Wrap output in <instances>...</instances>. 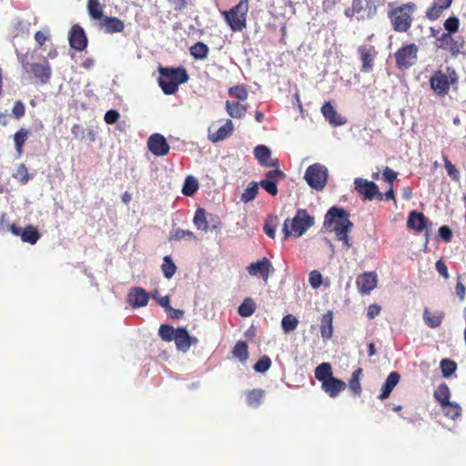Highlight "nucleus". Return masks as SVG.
Here are the masks:
<instances>
[{
    "instance_id": "obj_36",
    "label": "nucleus",
    "mask_w": 466,
    "mask_h": 466,
    "mask_svg": "<svg viewBox=\"0 0 466 466\" xmlns=\"http://www.w3.org/2000/svg\"><path fill=\"white\" fill-rule=\"evenodd\" d=\"M265 391L261 389H253L247 393V403L248 406L257 408L264 399Z\"/></svg>"
},
{
    "instance_id": "obj_50",
    "label": "nucleus",
    "mask_w": 466,
    "mask_h": 466,
    "mask_svg": "<svg viewBox=\"0 0 466 466\" xmlns=\"http://www.w3.org/2000/svg\"><path fill=\"white\" fill-rule=\"evenodd\" d=\"M228 95L232 97H236L242 101L248 98V91L246 87L242 85L231 86L228 89Z\"/></svg>"
},
{
    "instance_id": "obj_40",
    "label": "nucleus",
    "mask_w": 466,
    "mask_h": 466,
    "mask_svg": "<svg viewBox=\"0 0 466 466\" xmlns=\"http://www.w3.org/2000/svg\"><path fill=\"white\" fill-rule=\"evenodd\" d=\"M233 356L241 362H245L248 359V347L245 341L238 340L232 350Z\"/></svg>"
},
{
    "instance_id": "obj_45",
    "label": "nucleus",
    "mask_w": 466,
    "mask_h": 466,
    "mask_svg": "<svg viewBox=\"0 0 466 466\" xmlns=\"http://www.w3.org/2000/svg\"><path fill=\"white\" fill-rule=\"evenodd\" d=\"M258 192V187L256 182H251L248 187L244 190V192L241 195V200L244 203H248L251 200H253Z\"/></svg>"
},
{
    "instance_id": "obj_51",
    "label": "nucleus",
    "mask_w": 466,
    "mask_h": 466,
    "mask_svg": "<svg viewBox=\"0 0 466 466\" xmlns=\"http://www.w3.org/2000/svg\"><path fill=\"white\" fill-rule=\"evenodd\" d=\"M457 365L453 360L444 359L441 361V370L443 377H450L455 370Z\"/></svg>"
},
{
    "instance_id": "obj_9",
    "label": "nucleus",
    "mask_w": 466,
    "mask_h": 466,
    "mask_svg": "<svg viewBox=\"0 0 466 466\" xmlns=\"http://www.w3.org/2000/svg\"><path fill=\"white\" fill-rule=\"evenodd\" d=\"M354 187L357 193L365 200H372L374 198L378 200L383 199V194L380 192L377 184L373 181L357 177L354 180Z\"/></svg>"
},
{
    "instance_id": "obj_53",
    "label": "nucleus",
    "mask_w": 466,
    "mask_h": 466,
    "mask_svg": "<svg viewBox=\"0 0 466 466\" xmlns=\"http://www.w3.org/2000/svg\"><path fill=\"white\" fill-rule=\"evenodd\" d=\"M443 161L445 169L448 173V175L453 179V180H459L460 179V172L456 168V167L449 160L447 156L443 155Z\"/></svg>"
},
{
    "instance_id": "obj_18",
    "label": "nucleus",
    "mask_w": 466,
    "mask_h": 466,
    "mask_svg": "<svg viewBox=\"0 0 466 466\" xmlns=\"http://www.w3.org/2000/svg\"><path fill=\"white\" fill-rule=\"evenodd\" d=\"M254 156L263 167H277L279 166V159L271 157V152L264 145H258L254 148Z\"/></svg>"
},
{
    "instance_id": "obj_62",
    "label": "nucleus",
    "mask_w": 466,
    "mask_h": 466,
    "mask_svg": "<svg viewBox=\"0 0 466 466\" xmlns=\"http://www.w3.org/2000/svg\"><path fill=\"white\" fill-rule=\"evenodd\" d=\"M119 116L120 115L116 110L111 109L105 114L104 119L106 124L113 125L118 120Z\"/></svg>"
},
{
    "instance_id": "obj_60",
    "label": "nucleus",
    "mask_w": 466,
    "mask_h": 466,
    "mask_svg": "<svg viewBox=\"0 0 466 466\" xmlns=\"http://www.w3.org/2000/svg\"><path fill=\"white\" fill-rule=\"evenodd\" d=\"M453 35L444 32L439 37L436 38V41L439 43L437 46L439 48L445 49L449 45Z\"/></svg>"
},
{
    "instance_id": "obj_12",
    "label": "nucleus",
    "mask_w": 466,
    "mask_h": 466,
    "mask_svg": "<svg viewBox=\"0 0 466 466\" xmlns=\"http://www.w3.org/2000/svg\"><path fill=\"white\" fill-rule=\"evenodd\" d=\"M378 276L374 271H367L357 277L356 285L359 292L366 295L370 294L377 287Z\"/></svg>"
},
{
    "instance_id": "obj_37",
    "label": "nucleus",
    "mask_w": 466,
    "mask_h": 466,
    "mask_svg": "<svg viewBox=\"0 0 466 466\" xmlns=\"http://www.w3.org/2000/svg\"><path fill=\"white\" fill-rule=\"evenodd\" d=\"M441 407L443 414L449 419L456 420L461 414V408L456 402L449 401Z\"/></svg>"
},
{
    "instance_id": "obj_1",
    "label": "nucleus",
    "mask_w": 466,
    "mask_h": 466,
    "mask_svg": "<svg viewBox=\"0 0 466 466\" xmlns=\"http://www.w3.org/2000/svg\"><path fill=\"white\" fill-rule=\"evenodd\" d=\"M324 227L334 231L337 239L342 241L346 248L351 247L348 234L351 230L353 223L350 220V213L344 208L331 207L325 215Z\"/></svg>"
},
{
    "instance_id": "obj_2",
    "label": "nucleus",
    "mask_w": 466,
    "mask_h": 466,
    "mask_svg": "<svg viewBox=\"0 0 466 466\" xmlns=\"http://www.w3.org/2000/svg\"><path fill=\"white\" fill-rule=\"evenodd\" d=\"M158 84L166 95L175 94L180 84L188 80L187 70L180 67H159Z\"/></svg>"
},
{
    "instance_id": "obj_21",
    "label": "nucleus",
    "mask_w": 466,
    "mask_h": 466,
    "mask_svg": "<svg viewBox=\"0 0 466 466\" xmlns=\"http://www.w3.org/2000/svg\"><path fill=\"white\" fill-rule=\"evenodd\" d=\"M346 388V382L335 377L330 378L329 380L321 384V390L333 399L337 398L340 392L345 390Z\"/></svg>"
},
{
    "instance_id": "obj_38",
    "label": "nucleus",
    "mask_w": 466,
    "mask_h": 466,
    "mask_svg": "<svg viewBox=\"0 0 466 466\" xmlns=\"http://www.w3.org/2000/svg\"><path fill=\"white\" fill-rule=\"evenodd\" d=\"M434 399L441 406L450 401L451 391L446 383H441L438 386L433 393Z\"/></svg>"
},
{
    "instance_id": "obj_6",
    "label": "nucleus",
    "mask_w": 466,
    "mask_h": 466,
    "mask_svg": "<svg viewBox=\"0 0 466 466\" xmlns=\"http://www.w3.org/2000/svg\"><path fill=\"white\" fill-rule=\"evenodd\" d=\"M415 9L413 3H408L397 7L390 13V20L395 31L407 32L412 23L411 13Z\"/></svg>"
},
{
    "instance_id": "obj_19",
    "label": "nucleus",
    "mask_w": 466,
    "mask_h": 466,
    "mask_svg": "<svg viewBox=\"0 0 466 466\" xmlns=\"http://www.w3.org/2000/svg\"><path fill=\"white\" fill-rule=\"evenodd\" d=\"M174 341L178 350L187 352L192 344L198 342V339L191 337L185 328H177Z\"/></svg>"
},
{
    "instance_id": "obj_46",
    "label": "nucleus",
    "mask_w": 466,
    "mask_h": 466,
    "mask_svg": "<svg viewBox=\"0 0 466 466\" xmlns=\"http://www.w3.org/2000/svg\"><path fill=\"white\" fill-rule=\"evenodd\" d=\"M185 238L196 239V236L190 230L181 228H176L170 232V240L180 241Z\"/></svg>"
},
{
    "instance_id": "obj_48",
    "label": "nucleus",
    "mask_w": 466,
    "mask_h": 466,
    "mask_svg": "<svg viewBox=\"0 0 466 466\" xmlns=\"http://www.w3.org/2000/svg\"><path fill=\"white\" fill-rule=\"evenodd\" d=\"M443 26L447 33L454 35L459 31L460 20L457 16H450L444 21Z\"/></svg>"
},
{
    "instance_id": "obj_39",
    "label": "nucleus",
    "mask_w": 466,
    "mask_h": 466,
    "mask_svg": "<svg viewBox=\"0 0 466 466\" xmlns=\"http://www.w3.org/2000/svg\"><path fill=\"white\" fill-rule=\"evenodd\" d=\"M189 51H190V55L195 59H205L208 57L209 49H208V46L205 43L197 42L190 47Z\"/></svg>"
},
{
    "instance_id": "obj_44",
    "label": "nucleus",
    "mask_w": 466,
    "mask_h": 466,
    "mask_svg": "<svg viewBox=\"0 0 466 466\" xmlns=\"http://www.w3.org/2000/svg\"><path fill=\"white\" fill-rule=\"evenodd\" d=\"M298 324H299L298 319L291 314L286 315L285 317H283V319L281 320L282 329L286 333L295 330Z\"/></svg>"
},
{
    "instance_id": "obj_25",
    "label": "nucleus",
    "mask_w": 466,
    "mask_h": 466,
    "mask_svg": "<svg viewBox=\"0 0 466 466\" xmlns=\"http://www.w3.org/2000/svg\"><path fill=\"white\" fill-rule=\"evenodd\" d=\"M320 334L323 339L327 340L333 336V313L329 310L320 318Z\"/></svg>"
},
{
    "instance_id": "obj_64",
    "label": "nucleus",
    "mask_w": 466,
    "mask_h": 466,
    "mask_svg": "<svg viewBox=\"0 0 466 466\" xmlns=\"http://www.w3.org/2000/svg\"><path fill=\"white\" fill-rule=\"evenodd\" d=\"M439 235L445 242H450L452 238L451 229L448 226H441L439 228Z\"/></svg>"
},
{
    "instance_id": "obj_4",
    "label": "nucleus",
    "mask_w": 466,
    "mask_h": 466,
    "mask_svg": "<svg viewBox=\"0 0 466 466\" xmlns=\"http://www.w3.org/2000/svg\"><path fill=\"white\" fill-rule=\"evenodd\" d=\"M314 224V218L309 216L306 209H299L293 219H286L283 225L285 238L300 237Z\"/></svg>"
},
{
    "instance_id": "obj_3",
    "label": "nucleus",
    "mask_w": 466,
    "mask_h": 466,
    "mask_svg": "<svg viewBox=\"0 0 466 466\" xmlns=\"http://www.w3.org/2000/svg\"><path fill=\"white\" fill-rule=\"evenodd\" d=\"M459 76L451 66H447L445 71L437 70L430 77V86L437 96H445L449 94L451 86L457 84Z\"/></svg>"
},
{
    "instance_id": "obj_58",
    "label": "nucleus",
    "mask_w": 466,
    "mask_h": 466,
    "mask_svg": "<svg viewBox=\"0 0 466 466\" xmlns=\"http://www.w3.org/2000/svg\"><path fill=\"white\" fill-rule=\"evenodd\" d=\"M172 8L177 12H181L191 5V0H168Z\"/></svg>"
},
{
    "instance_id": "obj_14",
    "label": "nucleus",
    "mask_w": 466,
    "mask_h": 466,
    "mask_svg": "<svg viewBox=\"0 0 466 466\" xmlns=\"http://www.w3.org/2000/svg\"><path fill=\"white\" fill-rule=\"evenodd\" d=\"M149 300L148 293L141 287L130 289L127 301L133 308L137 309L147 305Z\"/></svg>"
},
{
    "instance_id": "obj_26",
    "label": "nucleus",
    "mask_w": 466,
    "mask_h": 466,
    "mask_svg": "<svg viewBox=\"0 0 466 466\" xmlns=\"http://www.w3.org/2000/svg\"><path fill=\"white\" fill-rule=\"evenodd\" d=\"M234 126L231 120L228 119L227 122L220 127L218 130L212 132L211 127L208 128V138L212 142H218L228 136H230L233 132Z\"/></svg>"
},
{
    "instance_id": "obj_8",
    "label": "nucleus",
    "mask_w": 466,
    "mask_h": 466,
    "mask_svg": "<svg viewBox=\"0 0 466 466\" xmlns=\"http://www.w3.org/2000/svg\"><path fill=\"white\" fill-rule=\"evenodd\" d=\"M419 48L415 44H409L400 47L395 53L396 66L399 69H408L417 60Z\"/></svg>"
},
{
    "instance_id": "obj_17",
    "label": "nucleus",
    "mask_w": 466,
    "mask_h": 466,
    "mask_svg": "<svg viewBox=\"0 0 466 466\" xmlns=\"http://www.w3.org/2000/svg\"><path fill=\"white\" fill-rule=\"evenodd\" d=\"M31 72L34 76L43 85L50 81L52 76V68L49 62L44 59L40 63H33L30 65Z\"/></svg>"
},
{
    "instance_id": "obj_5",
    "label": "nucleus",
    "mask_w": 466,
    "mask_h": 466,
    "mask_svg": "<svg viewBox=\"0 0 466 466\" xmlns=\"http://www.w3.org/2000/svg\"><path fill=\"white\" fill-rule=\"evenodd\" d=\"M248 0H240L230 10L224 11L223 15L233 31H242L247 25Z\"/></svg>"
},
{
    "instance_id": "obj_13",
    "label": "nucleus",
    "mask_w": 466,
    "mask_h": 466,
    "mask_svg": "<svg viewBox=\"0 0 466 466\" xmlns=\"http://www.w3.org/2000/svg\"><path fill=\"white\" fill-rule=\"evenodd\" d=\"M247 270L250 276H259L265 282H267L269 277V273L271 270H273V268L270 260L267 258H263L262 259L252 262L250 265H248L247 267Z\"/></svg>"
},
{
    "instance_id": "obj_28",
    "label": "nucleus",
    "mask_w": 466,
    "mask_h": 466,
    "mask_svg": "<svg viewBox=\"0 0 466 466\" xmlns=\"http://www.w3.org/2000/svg\"><path fill=\"white\" fill-rule=\"evenodd\" d=\"M444 318L442 311L432 312L428 308L424 309L423 319L430 328H438L441 326Z\"/></svg>"
},
{
    "instance_id": "obj_49",
    "label": "nucleus",
    "mask_w": 466,
    "mask_h": 466,
    "mask_svg": "<svg viewBox=\"0 0 466 466\" xmlns=\"http://www.w3.org/2000/svg\"><path fill=\"white\" fill-rule=\"evenodd\" d=\"M13 177L23 185L26 184L30 180V176L25 164H20L18 166L16 172Z\"/></svg>"
},
{
    "instance_id": "obj_31",
    "label": "nucleus",
    "mask_w": 466,
    "mask_h": 466,
    "mask_svg": "<svg viewBox=\"0 0 466 466\" xmlns=\"http://www.w3.org/2000/svg\"><path fill=\"white\" fill-rule=\"evenodd\" d=\"M315 378L323 384L325 381L329 380L330 378H333L332 367L329 362H322L319 366L316 367Z\"/></svg>"
},
{
    "instance_id": "obj_33",
    "label": "nucleus",
    "mask_w": 466,
    "mask_h": 466,
    "mask_svg": "<svg viewBox=\"0 0 466 466\" xmlns=\"http://www.w3.org/2000/svg\"><path fill=\"white\" fill-rule=\"evenodd\" d=\"M208 213L204 208H198L195 212L193 223L199 230L207 232L209 229L208 225Z\"/></svg>"
},
{
    "instance_id": "obj_41",
    "label": "nucleus",
    "mask_w": 466,
    "mask_h": 466,
    "mask_svg": "<svg viewBox=\"0 0 466 466\" xmlns=\"http://www.w3.org/2000/svg\"><path fill=\"white\" fill-rule=\"evenodd\" d=\"M256 309V304L254 300L250 298H247L244 299L242 304L238 307V314L241 317L247 318L251 316Z\"/></svg>"
},
{
    "instance_id": "obj_22",
    "label": "nucleus",
    "mask_w": 466,
    "mask_h": 466,
    "mask_svg": "<svg viewBox=\"0 0 466 466\" xmlns=\"http://www.w3.org/2000/svg\"><path fill=\"white\" fill-rule=\"evenodd\" d=\"M452 0H433V3L426 10V17L431 21H435L441 17L444 10L451 5Z\"/></svg>"
},
{
    "instance_id": "obj_57",
    "label": "nucleus",
    "mask_w": 466,
    "mask_h": 466,
    "mask_svg": "<svg viewBox=\"0 0 466 466\" xmlns=\"http://www.w3.org/2000/svg\"><path fill=\"white\" fill-rule=\"evenodd\" d=\"M398 173L389 167H386L382 173V178L390 185L393 186L394 180L397 178Z\"/></svg>"
},
{
    "instance_id": "obj_30",
    "label": "nucleus",
    "mask_w": 466,
    "mask_h": 466,
    "mask_svg": "<svg viewBox=\"0 0 466 466\" xmlns=\"http://www.w3.org/2000/svg\"><path fill=\"white\" fill-rule=\"evenodd\" d=\"M31 132L29 129H25L24 127L20 128L17 132L14 134V142H15V148L18 155V157H21L24 153V146L29 137Z\"/></svg>"
},
{
    "instance_id": "obj_55",
    "label": "nucleus",
    "mask_w": 466,
    "mask_h": 466,
    "mask_svg": "<svg viewBox=\"0 0 466 466\" xmlns=\"http://www.w3.org/2000/svg\"><path fill=\"white\" fill-rule=\"evenodd\" d=\"M309 281L313 289H318L322 284V275L318 270H312L309 276Z\"/></svg>"
},
{
    "instance_id": "obj_42",
    "label": "nucleus",
    "mask_w": 466,
    "mask_h": 466,
    "mask_svg": "<svg viewBox=\"0 0 466 466\" xmlns=\"http://www.w3.org/2000/svg\"><path fill=\"white\" fill-rule=\"evenodd\" d=\"M161 269H162L163 275L167 279H171L175 275V273L177 271V266L171 259L170 256L164 257Z\"/></svg>"
},
{
    "instance_id": "obj_32",
    "label": "nucleus",
    "mask_w": 466,
    "mask_h": 466,
    "mask_svg": "<svg viewBox=\"0 0 466 466\" xmlns=\"http://www.w3.org/2000/svg\"><path fill=\"white\" fill-rule=\"evenodd\" d=\"M226 110L228 114L234 118H242L247 113V106L240 104L239 102H226Z\"/></svg>"
},
{
    "instance_id": "obj_47",
    "label": "nucleus",
    "mask_w": 466,
    "mask_h": 466,
    "mask_svg": "<svg viewBox=\"0 0 466 466\" xmlns=\"http://www.w3.org/2000/svg\"><path fill=\"white\" fill-rule=\"evenodd\" d=\"M176 332L177 329H174L172 326L167 324H163L159 328V336L165 341L169 342L174 340Z\"/></svg>"
},
{
    "instance_id": "obj_20",
    "label": "nucleus",
    "mask_w": 466,
    "mask_h": 466,
    "mask_svg": "<svg viewBox=\"0 0 466 466\" xmlns=\"http://www.w3.org/2000/svg\"><path fill=\"white\" fill-rule=\"evenodd\" d=\"M428 225L431 226V222L428 220L423 213L416 210L410 212L407 220V227L409 228L421 232L423 229L427 228Z\"/></svg>"
},
{
    "instance_id": "obj_27",
    "label": "nucleus",
    "mask_w": 466,
    "mask_h": 466,
    "mask_svg": "<svg viewBox=\"0 0 466 466\" xmlns=\"http://www.w3.org/2000/svg\"><path fill=\"white\" fill-rule=\"evenodd\" d=\"M400 380V376L397 371H391L381 388V393L379 395L380 400H386L390 397L392 390L397 386Z\"/></svg>"
},
{
    "instance_id": "obj_34",
    "label": "nucleus",
    "mask_w": 466,
    "mask_h": 466,
    "mask_svg": "<svg viewBox=\"0 0 466 466\" xmlns=\"http://www.w3.org/2000/svg\"><path fill=\"white\" fill-rule=\"evenodd\" d=\"M363 370L361 368L356 369L349 380V388L355 396H360L362 391V388L360 382V376L362 375Z\"/></svg>"
},
{
    "instance_id": "obj_61",
    "label": "nucleus",
    "mask_w": 466,
    "mask_h": 466,
    "mask_svg": "<svg viewBox=\"0 0 466 466\" xmlns=\"http://www.w3.org/2000/svg\"><path fill=\"white\" fill-rule=\"evenodd\" d=\"M167 316L172 319H180L184 317V311L181 309H174L168 305L167 308L165 309Z\"/></svg>"
},
{
    "instance_id": "obj_23",
    "label": "nucleus",
    "mask_w": 466,
    "mask_h": 466,
    "mask_svg": "<svg viewBox=\"0 0 466 466\" xmlns=\"http://www.w3.org/2000/svg\"><path fill=\"white\" fill-rule=\"evenodd\" d=\"M100 29L104 30L107 34L121 33L125 25L124 22L115 16H105L102 21L99 22Z\"/></svg>"
},
{
    "instance_id": "obj_10",
    "label": "nucleus",
    "mask_w": 466,
    "mask_h": 466,
    "mask_svg": "<svg viewBox=\"0 0 466 466\" xmlns=\"http://www.w3.org/2000/svg\"><path fill=\"white\" fill-rule=\"evenodd\" d=\"M147 146L148 150L156 157H164L170 150L166 137L159 133L151 135L147 139Z\"/></svg>"
},
{
    "instance_id": "obj_24",
    "label": "nucleus",
    "mask_w": 466,
    "mask_h": 466,
    "mask_svg": "<svg viewBox=\"0 0 466 466\" xmlns=\"http://www.w3.org/2000/svg\"><path fill=\"white\" fill-rule=\"evenodd\" d=\"M321 113L325 119L329 122L332 126H342L347 122V119L339 115L331 105L330 102H326L321 107Z\"/></svg>"
},
{
    "instance_id": "obj_16",
    "label": "nucleus",
    "mask_w": 466,
    "mask_h": 466,
    "mask_svg": "<svg viewBox=\"0 0 466 466\" xmlns=\"http://www.w3.org/2000/svg\"><path fill=\"white\" fill-rule=\"evenodd\" d=\"M360 61L362 63L361 71L369 73L373 69L374 57L377 51L373 46H360L358 48Z\"/></svg>"
},
{
    "instance_id": "obj_59",
    "label": "nucleus",
    "mask_w": 466,
    "mask_h": 466,
    "mask_svg": "<svg viewBox=\"0 0 466 466\" xmlns=\"http://www.w3.org/2000/svg\"><path fill=\"white\" fill-rule=\"evenodd\" d=\"M12 114L16 118L19 119L25 114V105L20 101H16L12 108Z\"/></svg>"
},
{
    "instance_id": "obj_11",
    "label": "nucleus",
    "mask_w": 466,
    "mask_h": 466,
    "mask_svg": "<svg viewBox=\"0 0 466 466\" xmlns=\"http://www.w3.org/2000/svg\"><path fill=\"white\" fill-rule=\"evenodd\" d=\"M9 230L15 236H19L23 242L35 245L40 238V233L36 228L28 225L24 229L15 224L9 226Z\"/></svg>"
},
{
    "instance_id": "obj_54",
    "label": "nucleus",
    "mask_w": 466,
    "mask_h": 466,
    "mask_svg": "<svg viewBox=\"0 0 466 466\" xmlns=\"http://www.w3.org/2000/svg\"><path fill=\"white\" fill-rule=\"evenodd\" d=\"M286 177L285 173L279 168V167H275L273 170H269L266 173V178L264 180L274 181L278 183L279 180H282Z\"/></svg>"
},
{
    "instance_id": "obj_56",
    "label": "nucleus",
    "mask_w": 466,
    "mask_h": 466,
    "mask_svg": "<svg viewBox=\"0 0 466 466\" xmlns=\"http://www.w3.org/2000/svg\"><path fill=\"white\" fill-rule=\"evenodd\" d=\"M259 185L271 196H276L278 194L277 183L274 181L261 180Z\"/></svg>"
},
{
    "instance_id": "obj_52",
    "label": "nucleus",
    "mask_w": 466,
    "mask_h": 466,
    "mask_svg": "<svg viewBox=\"0 0 466 466\" xmlns=\"http://www.w3.org/2000/svg\"><path fill=\"white\" fill-rule=\"evenodd\" d=\"M271 366V360L268 356L261 357L254 365V370L257 372L264 373L269 370Z\"/></svg>"
},
{
    "instance_id": "obj_35",
    "label": "nucleus",
    "mask_w": 466,
    "mask_h": 466,
    "mask_svg": "<svg viewBox=\"0 0 466 466\" xmlns=\"http://www.w3.org/2000/svg\"><path fill=\"white\" fill-rule=\"evenodd\" d=\"M464 38L463 36L454 37L452 35L449 45L446 46L445 50H448L452 57H457L464 47Z\"/></svg>"
},
{
    "instance_id": "obj_29",
    "label": "nucleus",
    "mask_w": 466,
    "mask_h": 466,
    "mask_svg": "<svg viewBox=\"0 0 466 466\" xmlns=\"http://www.w3.org/2000/svg\"><path fill=\"white\" fill-rule=\"evenodd\" d=\"M86 8L89 17L93 20L100 22L106 16L103 13L104 5L99 0H87Z\"/></svg>"
},
{
    "instance_id": "obj_43",
    "label": "nucleus",
    "mask_w": 466,
    "mask_h": 466,
    "mask_svg": "<svg viewBox=\"0 0 466 466\" xmlns=\"http://www.w3.org/2000/svg\"><path fill=\"white\" fill-rule=\"evenodd\" d=\"M198 180L191 176L187 177V178L185 179V182H184L183 188H182V193L185 196L190 197V196L194 195L198 191Z\"/></svg>"
},
{
    "instance_id": "obj_7",
    "label": "nucleus",
    "mask_w": 466,
    "mask_h": 466,
    "mask_svg": "<svg viewBox=\"0 0 466 466\" xmlns=\"http://www.w3.org/2000/svg\"><path fill=\"white\" fill-rule=\"evenodd\" d=\"M304 178L311 188L320 191L328 181V168L319 163L312 164L306 169Z\"/></svg>"
},
{
    "instance_id": "obj_15",
    "label": "nucleus",
    "mask_w": 466,
    "mask_h": 466,
    "mask_svg": "<svg viewBox=\"0 0 466 466\" xmlns=\"http://www.w3.org/2000/svg\"><path fill=\"white\" fill-rule=\"evenodd\" d=\"M68 40L70 46L77 51H83L87 46L86 35L79 25L71 27Z\"/></svg>"
},
{
    "instance_id": "obj_63",
    "label": "nucleus",
    "mask_w": 466,
    "mask_h": 466,
    "mask_svg": "<svg viewBox=\"0 0 466 466\" xmlns=\"http://www.w3.org/2000/svg\"><path fill=\"white\" fill-rule=\"evenodd\" d=\"M436 270L440 275H441L445 279H448L450 275L448 272V268L445 262L441 259L437 260L435 264Z\"/></svg>"
}]
</instances>
